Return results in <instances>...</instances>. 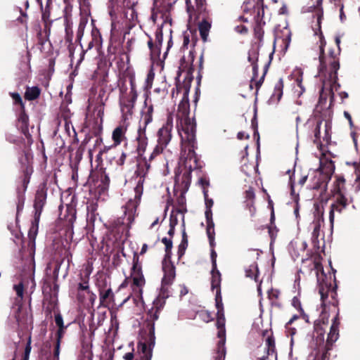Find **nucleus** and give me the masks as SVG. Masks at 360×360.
Wrapping results in <instances>:
<instances>
[{
    "mask_svg": "<svg viewBox=\"0 0 360 360\" xmlns=\"http://www.w3.org/2000/svg\"><path fill=\"white\" fill-rule=\"evenodd\" d=\"M156 40L158 41L159 45H161L162 41V31L161 28H159L155 34Z\"/></svg>",
    "mask_w": 360,
    "mask_h": 360,
    "instance_id": "nucleus-43",
    "label": "nucleus"
},
{
    "mask_svg": "<svg viewBox=\"0 0 360 360\" xmlns=\"http://www.w3.org/2000/svg\"><path fill=\"white\" fill-rule=\"evenodd\" d=\"M246 197L249 199H253L255 198V193L252 189H249L246 191Z\"/></svg>",
    "mask_w": 360,
    "mask_h": 360,
    "instance_id": "nucleus-56",
    "label": "nucleus"
},
{
    "mask_svg": "<svg viewBox=\"0 0 360 360\" xmlns=\"http://www.w3.org/2000/svg\"><path fill=\"white\" fill-rule=\"evenodd\" d=\"M297 73L300 75L299 77L296 79V83L297 86L300 88L301 91L300 92V94H302L303 91H304V88L302 86V73L300 71H297Z\"/></svg>",
    "mask_w": 360,
    "mask_h": 360,
    "instance_id": "nucleus-41",
    "label": "nucleus"
},
{
    "mask_svg": "<svg viewBox=\"0 0 360 360\" xmlns=\"http://www.w3.org/2000/svg\"><path fill=\"white\" fill-rule=\"evenodd\" d=\"M356 177L354 183L353 187L356 192L360 191V172L359 169H356Z\"/></svg>",
    "mask_w": 360,
    "mask_h": 360,
    "instance_id": "nucleus-37",
    "label": "nucleus"
},
{
    "mask_svg": "<svg viewBox=\"0 0 360 360\" xmlns=\"http://www.w3.org/2000/svg\"><path fill=\"white\" fill-rule=\"evenodd\" d=\"M324 136L323 137L324 141H328L330 139L332 122L330 120H326L324 122Z\"/></svg>",
    "mask_w": 360,
    "mask_h": 360,
    "instance_id": "nucleus-27",
    "label": "nucleus"
},
{
    "mask_svg": "<svg viewBox=\"0 0 360 360\" xmlns=\"http://www.w3.org/2000/svg\"><path fill=\"white\" fill-rule=\"evenodd\" d=\"M216 257H217V253L214 250H212V253H211V258H212V268H214V269H216V267H217Z\"/></svg>",
    "mask_w": 360,
    "mask_h": 360,
    "instance_id": "nucleus-49",
    "label": "nucleus"
},
{
    "mask_svg": "<svg viewBox=\"0 0 360 360\" xmlns=\"http://www.w3.org/2000/svg\"><path fill=\"white\" fill-rule=\"evenodd\" d=\"M40 94V90L37 86L28 88L25 94V97L28 101H33L39 97Z\"/></svg>",
    "mask_w": 360,
    "mask_h": 360,
    "instance_id": "nucleus-20",
    "label": "nucleus"
},
{
    "mask_svg": "<svg viewBox=\"0 0 360 360\" xmlns=\"http://www.w3.org/2000/svg\"><path fill=\"white\" fill-rule=\"evenodd\" d=\"M136 141L137 142L136 150L138 154L140 156H143L146 150L148 144V139L146 134L145 128H140L138 130V135L136 138Z\"/></svg>",
    "mask_w": 360,
    "mask_h": 360,
    "instance_id": "nucleus-9",
    "label": "nucleus"
},
{
    "mask_svg": "<svg viewBox=\"0 0 360 360\" xmlns=\"http://www.w3.org/2000/svg\"><path fill=\"white\" fill-rule=\"evenodd\" d=\"M11 96L15 103H18L20 104V105L23 106L22 98L18 93H11Z\"/></svg>",
    "mask_w": 360,
    "mask_h": 360,
    "instance_id": "nucleus-42",
    "label": "nucleus"
},
{
    "mask_svg": "<svg viewBox=\"0 0 360 360\" xmlns=\"http://www.w3.org/2000/svg\"><path fill=\"white\" fill-rule=\"evenodd\" d=\"M341 205V207L345 208L349 205V200L342 194L340 193L336 198L335 202Z\"/></svg>",
    "mask_w": 360,
    "mask_h": 360,
    "instance_id": "nucleus-33",
    "label": "nucleus"
},
{
    "mask_svg": "<svg viewBox=\"0 0 360 360\" xmlns=\"http://www.w3.org/2000/svg\"><path fill=\"white\" fill-rule=\"evenodd\" d=\"M323 224V212L317 210L316 213L314 214V219L309 226V229L311 231V240L315 248L319 247V237Z\"/></svg>",
    "mask_w": 360,
    "mask_h": 360,
    "instance_id": "nucleus-8",
    "label": "nucleus"
},
{
    "mask_svg": "<svg viewBox=\"0 0 360 360\" xmlns=\"http://www.w3.org/2000/svg\"><path fill=\"white\" fill-rule=\"evenodd\" d=\"M152 357V349H150L148 352L146 354V360H151Z\"/></svg>",
    "mask_w": 360,
    "mask_h": 360,
    "instance_id": "nucleus-64",
    "label": "nucleus"
},
{
    "mask_svg": "<svg viewBox=\"0 0 360 360\" xmlns=\"http://www.w3.org/2000/svg\"><path fill=\"white\" fill-rule=\"evenodd\" d=\"M113 292L111 290V288H108L105 290L101 291L100 292V302L101 304H104V302L106 301L108 298H112L113 297Z\"/></svg>",
    "mask_w": 360,
    "mask_h": 360,
    "instance_id": "nucleus-29",
    "label": "nucleus"
},
{
    "mask_svg": "<svg viewBox=\"0 0 360 360\" xmlns=\"http://www.w3.org/2000/svg\"><path fill=\"white\" fill-rule=\"evenodd\" d=\"M242 8L243 12L245 13L251 12L252 8L255 9V0H247L246 1L244 2Z\"/></svg>",
    "mask_w": 360,
    "mask_h": 360,
    "instance_id": "nucleus-31",
    "label": "nucleus"
},
{
    "mask_svg": "<svg viewBox=\"0 0 360 360\" xmlns=\"http://www.w3.org/2000/svg\"><path fill=\"white\" fill-rule=\"evenodd\" d=\"M148 46L150 50L151 54L154 55L155 51L153 49V43L152 39H150V40L148 41Z\"/></svg>",
    "mask_w": 360,
    "mask_h": 360,
    "instance_id": "nucleus-58",
    "label": "nucleus"
},
{
    "mask_svg": "<svg viewBox=\"0 0 360 360\" xmlns=\"http://www.w3.org/2000/svg\"><path fill=\"white\" fill-rule=\"evenodd\" d=\"M134 354L133 352H127L123 356V360H134Z\"/></svg>",
    "mask_w": 360,
    "mask_h": 360,
    "instance_id": "nucleus-53",
    "label": "nucleus"
},
{
    "mask_svg": "<svg viewBox=\"0 0 360 360\" xmlns=\"http://www.w3.org/2000/svg\"><path fill=\"white\" fill-rule=\"evenodd\" d=\"M189 43H190L189 35L184 33L183 34V46H182L184 48H187Z\"/></svg>",
    "mask_w": 360,
    "mask_h": 360,
    "instance_id": "nucleus-46",
    "label": "nucleus"
},
{
    "mask_svg": "<svg viewBox=\"0 0 360 360\" xmlns=\"http://www.w3.org/2000/svg\"><path fill=\"white\" fill-rule=\"evenodd\" d=\"M283 84L281 79L276 84L272 97L279 101L283 95Z\"/></svg>",
    "mask_w": 360,
    "mask_h": 360,
    "instance_id": "nucleus-22",
    "label": "nucleus"
},
{
    "mask_svg": "<svg viewBox=\"0 0 360 360\" xmlns=\"http://www.w3.org/2000/svg\"><path fill=\"white\" fill-rule=\"evenodd\" d=\"M258 267L255 263L251 264L249 266V268L245 270L246 276L250 278H254L255 281L258 277Z\"/></svg>",
    "mask_w": 360,
    "mask_h": 360,
    "instance_id": "nucleus-25",
    "label": "nucleus"
},
{
    "mask_svg": "<svg viewBox=\"0 0 360 360\" xmlns=\"http://www.w3.org/2000/svg\"><path fill=\"white\" fill-rule=\"evenodd\" d=\"M31 352V338L30 337L27 343V345L25 347V357H27Z\"/></svg>",
    "mask_w": 360,
    "mask_h": 360,
    "instance_id": "nucleus-45",
    "label": "nucleus"
},
{
    "mask_svg": "<svg viewBox=\"0 0 360 360\" xmlns=\"http://www.w3.org/2000/svg\"><path fill=\"white\" fill-rule=\"evenodd\" d=\"M127 129L123 126H119L116 127L112 134V139L113 141L112 146H117L121 144V143L126 139Z\"/></svg>",
    "mask_w": 360,
    "mask_h": 360,
    "instance_id": "nucleus-13",
    "label": "nucleus"
},
{
    "mask_svg": "<svg viewBox=\"0 0 360 360\" xmlns=\"http://www.w3.org/2000/svg\"><path fill=\"white\" fill-rule=\"evenodd\" d=\"M198 28L202 39L203 41H206L211 28V24L207 20H202L199 23Z\"/></svg>",
    "mask_w": 360,
    "mask_h": 360,
    "instance_id": "nucleus-18",
    "label": "nucleus"
},
{
    "mask_svg": "<svg viewBox=\"0 0 360 360\" xmlns=\"http://www.w3.org/2000/svg\"><path fill=\"white\" fill-rule=\"evenodd\" d=\"M205 217L207 219V223H209L210 221H212V210L210 208H207L205 211Z\"/></svg>",
    "mask_w": 360,
    "mask_h": 360,
    "instance_id": "nucleus-48",
    "label": "nucleus"
},
{
    "mask_svg": "<svg viewBox=\"0 0 360 360\" xmlns=\"http://www.w3.org/2000/svg\"><path fill=\"white\" fill-rule=\"evenodd\" d=\"M129 85L130 87L128 88L124 81H121L119 84V104L122 117L124 121L131 117L138 97L136 84L133 77L129 78Z\"/></svg>",
    "mask_w": 360,
    "mask_h": 360,
    "instance_id": "nucleus-2",
    "label": "nucleus"
},
{
    "mask_svg": "<svg viewBox=\"0 0 360 360\" xmlns=\"http://www.w3.org/2000/svg\"><path fill=\"white\" fill-rule=\"evenodd\" d=\"M126 154L124 153H122L120 155V157L117 160V163L119 165H123L124 164L125 160H126Z\"/></svg>",
    "mask_w": 360,
    "mask_h": 360,
    "instance_id": "nucleus-50",
    "label": "nucleus"
},
{
    "mask_svg": "<svg viewBox=\"0 0 360 360\" xmlns=\"http://www.w3.org/2000/svg\"><path fill=\"white\" fill-rule=\"evenodd\" d=\"M144 179L141 176L137 181L134 188V199H130L124 207V217L118 222L129 228L133 223L136 212V207L139 203L143 190Z\"/></svg>",
    "mask_w": 360,
    "mask_h": 360,
    "instance_id": "nucleus-4",
    "label": "nucleus"
},
{
    "mask_svg": "<svg viewBox=\"0 0 360 360\" xmlns=\"http://www.w3.org/2000/svg\"><path fill=\"white\" fill-rule=\"evenodd\" d=\"M173 115L169 114L167 116L165 124L159 129L157 132V144L154 147L152 153L150 154L148 158H144L147 169L150 167V163L155 160L160 155L165 153L167 150V147L170 143L173 129Z\"/></svg>",
    "mask_w": 360,
    "mask_h": 360,
    "instance_id": "nucleus-3",
    "label": "nucleus"
},
{
    "mask_svg": "<svg viewBox=\"0 0 360 360\" xmlns=\"http://www.w3.org/2000/svg\"><path fill=\"white\" fill-rule=\"evenodd\" d=\"M292 306L296 308L301 314H302L304 312L302 308V306H301V303L299 300V299L296 297H294L292 300Z\"/></svg>",
    "mask_w": 360,
    "mask_h": 360,
    "instance_id": "nucleus-38",
    "label": "nucleus"
},
{
    "mask_svg": "<svg viewBox=\"0 0 360 360\" xmlns=\"http://www.w3.org/2000/svg\"><path fill=\"white\" fill-rule=\"evenodd\" d=\"M269 296L270 299H277L279 296V291L276 290H271V292H269Z\"/></svg>",
    "mask_w": 360,
    "mask_h": 360,
    "instance_id": "nucleus-52",
    "label": "nucleus"
},
{
    "mask_svg": "<svg viewBox=\"0 0 360 360\" xmlns=\"http://www.w3.org/2000/svg\"><path fill=\"white\" fill-rule=\"evenodd\" d=\"M89 288V278L84 279L82 283L78 285V289L82 290H88Z\"/></svg>",
    "mask_w": 360,
    "mask_h": 360,
    "instance_id": "nucleus-39",
    "label": "nucleus"
},
{
    "mask_svg": "<svg viewBox=\"0 0 360 360\" xmlns=\"http://www.w3.org/2000/svg\"><path fill=\"white\" fill-rule=\"evenodd\" d=\"M258 51L255 49H252L248 52V60L252 65L253 77L252 79H255V77L258 74V66L257 64L258 60Z\"/></svg>",
    "mask_w": 360,
    "mask_h": 360,
    "instance_id": "nucleus-14",
    "label": "nucleus"
},
{
    "mask_svg": "<svg viewBox=\"0 0 360 360\" xmlns=\"http://www.w3.org/2000/svg\"><path fill=\"white\" fill-rule=\"evenodd\" d=\"M235 30L240 34H246L248 32V28L244 25L236 26Z\"/></svg>",
    "mask_w": 360,
    "mask_h": 360,
    "instance_id": "nucleus-44",
    "label": "nucleus"
},
{
    "mask_svg": "<svg viewBox=\"0 0 360 360\" xmlns=\"http://www.w3.org/2000/svg\"><path fill=\"white\" fill-rule=\"evenodd\" d=\"M344 209H345L344 207H341V205L336 202H334L333 204L331 205L330 210L329 212V219H330V222L331 223V224H333V221H334V212H341Z\"/></svg>",
    "mask_w": 360,
    "mask_h": 360,
    "instance_id": "nucleus-26",
    "label": "nucleus"
},
{
    "mask_svg": "<svg viewBox=\"0 0 360 360\" xmlns=\"http://www.w3.org/2000/svg\"><path fill=\"white\" fill-rule=\"evenodd\" d=\"M158 303H154V307H153L148 312L147 315V321L148 322V324L150 325V334L154 335V322L158 319L159 318V314L160 311L161 309L162 305L160 304V307L158 306Z\"/></svg>",
    "mask_w": 360,
    "mask_h": 360,
    "instance_id": "nucleus-10",
    "label": "nucleus"
},
{
    "mask_svg": "<svg viewBox=\"0 0 360 360\" xmlns=\"http://www.w3.org/2000/svg\"><path fill=\"white\" fill-rule=\"evenodd\" d=\"M126 16L129 18L131 21H136L138 18V15L136 11H135L134 7L129 8L126 11Z\"/></svg>",
    "mask_w": 360,
    "mask_h": 360,
    "instance_id": "nucleus-32",
    "label": "nucleus"
},
{
    "mask_svg": "<svg viewBox=\"0 0 360 360\" xmlns=\"http://www.w3.org/2000/svg\"><path fill=\"white\" fill-rule=\"evenodd\" d=\"M221 281V277L219 271L217 269V267L216 269H214V268H212L211 281L212 289H215L216 291H217L218 289H220Z\"/></svg>",
    "mask_w": 360,
    "mask_h": 360,
    "instance_id": "nucleus-19",
    "label": "nucleus"
},
{
    "mask_svg": "<svg viewBox=\"0 0 360 360\" xmlns=\"http://www.w3.org/2000/svg\"><path fill=\"white\" fill-rule=\"evenodd\" d=\"M153 107L152 105L146 106V110L143 113V119L144 122V128L153 121Z\"/></svg>",
    "mask_w": 360,
    "mask_h": 360,
    "instance_id": "nucleus-21",
    "label": "nucleus"
},
{
    "mask_svg": "<svg viewBox=\"0 0 360 360\" xmlns=\"http://www.w3.org/2000/svg\"><path fill=\"white\" fill-rule=\"evenodd\" d=\"M237 137L240 140H242V139H248L249 138V135L246 134L243 131H240V132L238 133Z\"/></svg>",
    "mask_w": 360,
    "mask_h": 360,
    "instance_id": "nucleus-54",
    "label": "nucleus"
},
{
    "mask_svg": "<svg viewBox=\"0 0 360 360\" xmlns=\"http://www.w3.org/2000/svg\"><path fill=\"white\" fill-rule=\"evenodd\" d=\"M322 123V122H319L314 129L315 141H319L321 139V126Z\"/></svg>",
    "mask_w": 360,
    "mask_h": 360,
    "instance_id": "nucleus-40",
    "label": "nucleus"
},
{
    "mask_svg": "<svg viewBox=\"0 0 360 360\" xmlns=\"http://www.w3.org/2000/svg\"><path fill=\"white\" fill-rule=\"evenodd\" d=\"M200 316L201 319L206 323L210 322L213 320L212 314L207 311H201Z\"/></svg>",
    "mask_w": 360,
    "mask_h": 360,
    "instance_id": "nucleus-35",
    "label": "nucleus"
},
{
    "mask_svg": "<svg viewBox=\"0 0 360 360\" xmlns=\"http://www.w3.org/2000/svg\"><path fill=\"white\" fill-rule=\"evenodd\" d=\"M55 322L56 324L59 327L58 330V337L60 338V333L63 329V319L60 314H57L55 316Z\"/></svg>",
    "mask_w": 360,
    "mask_h": 360,
    "instance_id": "nucleus-34",
    "label": "nucleus"
},
{
    "mask_svg": "<svg viewBox=\"0 0 360 360\" xmlns=\"http://www.w3.org/2000/svg\"><path fill=\"white\" fill-rule=\"evenodd\" d=\"M203 192H204V195H205V204L207 206V208L211 209L212 206L213 205V200L212 199L207 200V191L205 190H204Z\"/></svg>",
    "mask_w": 360,
    "mask_h": 360,
    "instance_id": "nucleus-47",
    "label": "nucleus"
},
{
    "mask_svg": "<svg viewBox=\"0 0 360 360\" xmlns=\"http://www.w3.org/2000/svg\"><path fill=\"white\" fill-rule=\"evenodd\" d=\"M188 247V239L185 231L182 233V240L178 248V255L181 257L184 255L185 250Z\"/></svg>",
    "mask_w": 360,
    "mask_h": 360,
    "instance_id": "nucleus-23",
    "label": "nucleus"
},
{
    "mask_svg": "<svg viewBox=\"0 0 360 360\" xmlns=\"http://www.w3.org/2000/svg\"><path fill=\"white\" fill-rule=\"evenodd\" d=\"M339 68V62L335 58H331L330 61V72L328 81L326 78L323 80V86H326L328 84L330 86L332 83L335 82L337 79V71Z\"/></svg>",
    "mask_w": 360,
    "mask_h": 360,
    "instance_id": "nucleus-11",
    "label": "nucleus"
},
{
    "mask_svg": "<svg viewBox=\"0 0 360 360\" xmlns=\"http://www.w3.org/2000/svg\"><path fill=\"white\" fill-rule=\"evenodd\" d=\"M269 355H271L272 357H276V356L274 355V350L270 349L269 348L268 349V355L266 356H263V357L260 358L259 360H268Z\"/></svg>",
    "mask_w": 360,
    "mask_h": 360,
    "instance_id": "nucleus-55",
    "label": "nucleus"
},
{
    "mask_svg": "<svg viewBox=\"0 0 360 360\" xmlns=\"http://www.w3.org/2000/svg\"><path fill=\"white\" fill-rule=\"evenodd\" d=\"M131 276L134 285L141 288L145 285V279L141 266L137 263L133 265Z\"/></svg>",
    "mask_w": 360,
    "mask_h": 360,
    "instance_id": "nucleus-12",
    "label": "nucleus"
},
{
    "mask_svg": "<svg viewBox=\"0 0 360 360\" xmlns=\"http://www.w3.org/2000/svg\"><path fill=\"white\" fill-rule=\"evenodd\" d=\"M59 347H60V338H58V342H57V345H56V349H55V352H54V355L56 357H58L59 356Z\"/></svg>",
    "mask_w": 360,
    "mask_h": 360,
    "instance_id": "nucleus-57",
    "label": "nucleus"
},
{
    "mask_svg": "<svg viewBox=\"0 0 360 360\" xmlns=\"http://www.w3.org/2000/svg\"><path fill=\"white\" fill-rule=\"evenodd\" d=\"M257 15H255L254 16V20L257 22H259V21L260 20V9L259 8H257Z\"/></svg>",
    "mask_w": 360,
    "mask_h": 360,
    "instance_id": "nucleus-61",
    "label": "nucleus"
},
{
    "mask_svg": "<svg viewBox=\"0 0 360 360\" xmlns=\"http://www.w3.org/2000/svg\"><path fill=\"white\" fill-rule=\"evenodd\" d=\"M338 324L336 323L335 320L330 326V332L328 333V335L327 342L329 344H333L338 339Z\"/></svg>",
    "mask_w": 360,
    "mask_h": 360,
    "instance_id": "nucleus-17",
    "label": "nucleus"
},
{
    "mask_svg": "<svg viewBox=\"0 0 360 360\" xmlns=\"http://www.w3.org/2000/svg\"><path fill=\"white\" fill-rule=\"evenodd\" d=\"M162 242L165 245V252H166L165 257H170L171 251H172V240L170 238H163L162 239Z\"/></svg>",
    "mask_w": 360,
    "mask_h": 360,
    "instance_id": "nucleus-30",
    "label": "nucleus"
},
{
    "mask_svg": "<svg viewBox=\"0 0 360 360\" xmlns=\"http://www.w3.org/2000/svg\"><path fill=\"white\" fill-rule=\"evenodd\" d=\"M169 221V226H172V227L175 228V226L178 223L176 217L174 216L173 214H171Z\"/></svg>",
    "mask_w": 360,
    "mask_h": 360,
    "instance_id": "nucleus-51",
    "label": "nucleus"
},
{
    "mask_svg": "<svg viewBox=\"0 0 360 360\" xmlns=\"http://www.w3.org/2000/svg\"><path fill=\"white\" fill-rule=\"evenodd\" d=\"M216 307L217 308V313L221 314L224 313V309H223V304H222V300L221 296V289H218L217 291H216Z\"/></svg>",
    "mask_w": 360,
    "mask_h": 360,
    "instance_id": "nucleus-28",
    "label": "nucleus"
},
{
    "mask_svg": "<svg viewBox=\"0 0 360 360\" xmlns=\"http://www.w3.org/2000/svg\"><path fill=\"white\" fill-rule=\"evenodd\" d=\"M217 327L218 328L217 336L220 339L217 344V352L214 358L216 360H224L226 355L225 349V317L224 313H217Z\"/></svg>",
    "mask_w": 360,
    "mask_h": 360,
    "instance_id": "nucleus-6",
    "label": "nucleus"
},
{
    "mask_svg": "<svg viewBox=\"0 0 360 360\" xmlns=\"http://www.w3.org/2000/svg\"><path fill=\"white\" fill-rule=\"evenodd\" d=\"M319 61H320V70H319V75L323 76L324 74L323 69L325 68V61H324V47L326 45V41H324L323 35L321 34L319 36Z\"/></svg>",
    "mask_w": 360,
    "mask_h": 360,
    "instance_id": "nucleus-15",
    "label": "nucleus"
},
{
    "mask_svg": "<svg viewBox=\"0 0 360 360\" xmlns=\"http://www.w3.org/2000/svg\"><path fill=\"white\" fill-rule=\"evenodd\" d=\"M164 276L162 279L160 297L162 299L169 297V288L172 284L175 276V266L170 261H165L162 263Z\"/></svg>",
    "mask_w": 360,
    "mask_h": 360,
    "instance_id": "nucleus-5",
    "label": "nucleus"
},
{
    "mask_svg": "<svg viewBox=\"0 0 360 360\" xmlns=\"http://www.w3.org/2000/svg\"><path fill=\"white\" fill-rule=\"evenodd\" d=\"M207 234L210 245L213 246L214 243V224L213 221H210L209 223H207Z\"/></svg>",
    "mask_w": 360,
    "mask_h": 360,
    "instance_id": "nucleus-24",
    "label": "nucleus"
},
{
    "mask_svg": "<svg viewBox=\"0 0 360 360\" xmlns=\"http://www.w3.org/2000/svg\"><path fill=\"white\" fill-rule=\"evenodd\" d=\"M45 203V197L43 195H37L34 200V217L36 220H39L41 213L42 212L43 207Z\"/></svg>",
    "mask_w": 360,
    "mask_h": 360,
    "instance_id": "nucleus-16",
    "label": "nucleus"
},
{
    "mask_svg": "<svg viewBox=\"0 0 360 360\" xmlns=\"http://www.w3.org/2000/svg\"><path fill=\"white\" fill-rule=\"evenodd\" d=\"M147 250H148V245L145 243L142 246V248L141 250L140 254L141 255H143L144 253L146 252Z\"/></svg>",
    "mask_w": 360,
    "mask_h": 360,
    "instance_id": "nucleus-62",
    "label": "nucleus"
},
{
    "mask_svg": "<svg viewBox=\"0 0 360 360\" xmlns=\"http://www.w3.org/2000/svg\"><path fill=\"white\" fill-rule=\"evenodd\" d=\"M199 183L203 186H207L209 185V182L205 179H200L199 180Z\"/></svg>",
    "mask_w": 360,
    "mask_h": 360,
    "instance_id": "nucleus-60",
    "label": "nucleus"
},
{
    "mask_svg": "<svg viewBox=\"0 0 360 360\" xmlns=\"http://www.w3.org/2000/svg\"><path fill=\"white\" fill-rule=\"evenodd\" d=\"M298 318H299V316H297V315L292 316V318L287 323V325H290L294 321L297 320Z\"/></svg>",
    "mask_w": 360,
    "mask_h": 360,
    "instance_id": "nucleus-63",
    "label": "nucleus"
},
{
    "mask_svg": "<svg viewBox=\"0 0 360 360\" xmlns=\"http://www.w3.org/2000/svg\"><path fill=\"white\" fill-rule=\"evenodd\" d=\"M315 267L316 269L318 290L321 296L322 304L324 305L325 302L328 298L329 294L333 293L331 283L327 279L323 271H321V274L319 273V271L321 270V266L319 264L316 263L315 264Z\"/></svg>",
    "mask_w": 360,
    "mask_h": 360,
    "instance_id": "nucleus-7",
    "label": "nucleus"
},
{
    "mask_svg": "<svg viewBox=\"0 0 360 360\" xmlns=\"http://www.w3.org/2000/svg\"><path fill=\"white\" fill-rule=\"evenodd\" d=\"M188 115L189 103H179L177 117L180 120L178 132L181 143V158L184 160L185 166L191 169L192 167L197 166V158L195 153L196 148L195 123L193 120L188 117Z\"/></svg>",
    "mask_w": 360,
    "mask_h": 360,
    "instance_id": "nucleus-1",
    "label": "nucleus"
},
{
    "mask_svg": "<svg viewBox=\"0 0 360 360\" xmlns=\"http://www.w3.org/2000/svg\"><path fill=\"white\" fill-rule=\"evenodd\" d=\"M14 289L16 292L17 295L20 299H22L23 298V290H24L23 284L22 283H20L18 285H15Z\"/></svg>",
    "mask_w": 360,
    "mask_h": 360,
    "instance_id": "nucleus-36",
    "label": "nucleus"
},
{
    "mask_svg": "<svg viewBox=\"0 0 360 360\" xmlns=\"http://www.w3.org/2000/svg\"><path fill=\"white\" fill-rule=\"evenodd\" d=\"M344 115H345V117L347 119V120L349 121V123L350 124V126H352V117L351 115H349V112H344Z\"/></svg>",
    "mask_w": 360,
    "mask_h": 360,
    "instance_id": "nucleus-59",
    "label": "nucleus"
}]
</instances>
